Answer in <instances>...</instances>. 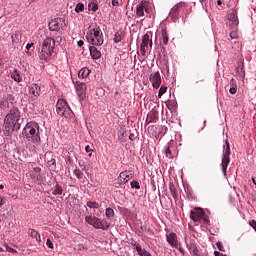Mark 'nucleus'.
Segmentation results:
<instances>
[{
    "label": "nucleus",
    "mask_w": 256,
    "mask_h": 256,
    "mask_svg": "<svg viewBox=\"0 0 256 256\" xmlns=\"http://www.w3.org/2000/svg\"><path fill=\"white\" fill-rule=\"evenodd\" d=\"M239 37V34L237 33V30H232L230 32V38L237 39Z\"/></svg>",
    "instance_id": "79ce46f5"
},
{
    "label": "nucleus",
    "mask_w": 256,
    "mask_h": 256,
    "mask_svg": "<svg viewBox=\"0 0 256 256\" xmlns=\"http://www.w3.org/2000/svg\"><path fill=\"white\" fill-rule=\"evenodd\" d=\"M159 121V112L156 110H152L146 118V123H157Z\"/></svg>",
    "instance_id": "412c9836"
},
{
    "label": "nucleus",
    "mask_w": 256,
    "mask_h": 256,
    "mask_svg": "<svg viewBox=\"0 0 256 256\" xmlns=\"http://www.w3.org/2000/svg\"><path fill=\"white\" fill-rule=\"evenodd\" d=\"M214 255L215 256H227L226 254H223V253H221L219 251H214Z\"/></svg>",
    "instance_id": "3c124183"
},
{
    "label": "nucleus",
    "mask_w": 256,
    "mask_h": 256,
    "mask_svg": "<svg viewBox=\"0 0 256 256\" xmlns=\"http://www.w3.org/2000/svg\"><path fill=\"white\" fill-rule=\"evenodd\" d=\"M3 251H5V250H3V248L0 247V252H3Z\"/></svg>",
    "instance_id": "680f3d73"
},
{
    "label": "nucleus",
    "mask_w": 256,
    "mask_h": 256,
    "mask_svg": "<svg viewBox=\"0 0 256 256\" xmlns=\"http://www.w3.org/2000/svg\"><path fill=\"white\" fill-rule=\"evenodd\" d=\"M89 157H91V153L89 154Z\"/></svg>",
    "instance_id": "e2e57ef3"
},
{
    "label": "nucleus",
    "mask_w": 256,
    "mask_h": 256,
    "mask_svg": "<svg viewBox=\"0 0 256 256\" xmlns=\"http://www.w3.org/2000/svg\"><path fill=\"white\" fill-rule=\"evenodd\" d=\"M5 205V198L3 196H0V207Z\"/></svg>",
    "instance_id": "49530a36"
},
{
    "label": "nucleus",
    "mask_w": 256,
    "mask_h": 256,
    "mask_svg": "<svg viewBox=\"0 0 256 256\" xmlns=\"http://www.w3.org/2000/svg\"><path fill=\"white\" fill-rule=\"evenodd\" d=\"M85 151H86V153H91V151H93V149H91V146L87 145L85 147Z\"/></svg>",
    "instance_id": "8fccbe9b"
},
{
    "label": "nucleus",
    "mask_w": 256,
    "mask_h": 256,
    "mask_svg": "<svg viewBox=\"0 0 256 256\" xmlns=\"http://www.w3.org/2000/svg\"><path fill=\"white\" fill-rule=\"evenodd\" d=\"M53 51H55V39L48 37L42 43L41 51L39 53L40 61L47 63V61L51 59Z\"/></svg>",
    "instance_id": "39448f33"
},
{
    "label": "nucleus",
    "mask_w": 256,
    "mask_h": 256,
    "mask_svg": "<svg viewBox=\"0 0 256 256\" xmlns=\"http://www.w3.org/2000/svg\"><path fill=\"white\" fill-rule=\"evenodd\" d=\"M133 177V173L129 170L122 171L118 176V183L119 185H126V183H129L131 181V178Z\"/></svg>",
    "instance_id": "4468645a"
},
{
    "label": "nucleus",
    "mask_w": 256,
    "mask_h": 256,
    "mask_svg": "<svg viewBox=\"0 0 256 256\" xmlns=\"http://www.w3.org/2000/svg\"><path fill=\"white\" fill-rule=\"evenodd\" d=\"M7 219V216L5 214H0V223L5 221Z\"/></svg>",
    "instance_id": "de8ad7c7"
},
{
    "label": "nucleus",
    "mask_w": 256,
    "mask_h": 256,
    "mask_svg": "<svg viewBox=\"0 0 256 256\" xmlns=\"http://www.w3.org/2000/svg\"><path fill=\"white\" fill-rule=\"evenodd\" d=\"M149 46L153 47V41L149 38V34H145L142 38V43L140 45V53L145 56L147 51H149Z\"/></svg>",
    "instance_id": "f8f14e48"
},
{
    "label": "nucleus",
    "mask_w": 256,
    "mask_h": 256,
    "mask_svg": "<svg viewBox=\"0 0 256 256\" xmlns=\"http://www.w3.org/2000/svg\"><path fill=\"white\" fill-rule=\"evenodd\" d=\"M149 81L152 83L154 89H159L161 87V73L159 71L150 74Z\"/></svg>",
    "instance_id": "2eb2a0df"
},
{
    "label": "nucleus",
    "mask_w": 256,
    "mask_h": 256,
    "mask_svg": "<svg viewBox=\"0 0 256 256\" xmlns=\"http://www.w3.org/2000/svg\"><path fill=\"white\" fill-rule=\"evenodd\" d=\"M76 92L80 99H83L87 95V85L80 83L76 86Z\"/></svg>",
    "instance_id": "6ab92c4d"
},
{
    "label": "nucleus",
    "mask_w": 256,
    "mask_h": 256,
    "mask_svg": "<svg viewBox=\"0 0 256 256\" xmlns=\"http://www.w3.org/2000/svg\"><path fill=\"white\" fill-rule=\"evenodd\" d=\"M56 111L59 115L65 117V119H71V117H73V110H71L69 104H67V101L64 99H58L56 103Z\"/></svg>",
    "instance_id": "6e6552de"
},
{
    "label": "nucleus",
    "mask_w": 256,
    "mask_h": 256,
    "mask_svg": "<svg viewBox=\"0 0 256 256\" xmlns=\"http://www.w3.org/2000/svg\"><path fill=\"white\" fill-rule=\"evenodd\" d=\"M170 193H171L173 199H177L179 194L177 193V188H175L174 185L170 186Z\"/></svg>",
    "instance_id": "e433bc0d"
},
{
    "label": "nucleus",
    "mask_w": 256,
    "mask_h": 256,
    "mask_svg": "<svg viewBox=\"0 0 256 256\" xmlns=\"http://www.w3.org/2000/svg\"><path fill=\"white\" fill-rule=\"evenodd\" d=\"M4 135L9 136L16 129H21V110L17 107H12L3 122Z\"/></svg>",
    "instance_id": "f257e3e1"
},
{
    "label": "nucleus",
    "mask_w": 256,
    "mask_h": 256,
    "mask_svg": "<svg viewBox=\"0 0 256 256\" xmlns=\"http://www.w3.org/2000/svg\"><path fill=\"white\" fill-rule=\"evenodd\" d=\"M27 175L30 177V179L39 181V179H41V167H34L27 173Z\"/></svg>",
    "instance_id": "a211bd4d"
},
{
    "label": "nucleus",
    "mask_w": 256,
    "mask_h": 256,
    "mask_svg": "<svg viewBox=\"0 0 256 256\" xmlns=\"http://www.w3.org/2000/svg\"><path fill=\"white\" fill-rule=\"evenodd\" d=\"M90 74L91 70H89V68L87 67H83L79 70L78 77H80L81 79H87V77H89Z\"/></svg>",
    "instance_id": "cd10ccee"
},
{
    "label": "nucleus",
    "mask_w": 256,
    "mask_h": 256,
    "mask_svg": "<svg viewBox=\"0 0 256 256\" xmlns=\"http://www.w3.org/2000/svg\"><path fill=\"white\" fill-rule=\"evenodd\" d=\"M216 246H217V249H219V251H225V247L223 246L222 242H217Z\"/></svg>",
    "instance_id": "37998d69"
},
{
    "label": "nucleus",
    "mask_w": 256,
    "mask_h": 256,
    "mask_svg": "<svg viewBox=\"0 0 256 256\" xmlns=\"http://www.w3.org/2000/svg\"><path fill=\"white\" fill-rule=\"evenodd\" d=\"M31 47H33V43H28V44L26 45L27 51H29V49H31Z\"/></svg>",
    "instance_id": "5fc2aeb1"
},
{
    "label": "nucleus",
    "mask_w": 256,
    "mask_h": 256,
    "mask_svg": "<svg viewBox=\"0 0 256 256\" xmlns=\"http://www.w3.org/2000/svg\"><path fill=\"white\" fill-rule=\"evenodd\" d=\"M217 5L221 7V5H223V2L221 0H217Z\"/></svg>",
    "instance_id": "6e6d98bb"
},
{
    "label": "nucleus",
    "mask_w": 256,
    "mask_h": 256,
    "mask_svg": "<svg viewBox=\"0 0 256 256\" xmlns=\"http://www.w3.org/2000/svg\"><path fill=\"white\" fill-rule=\"evenodd\" d=\"M229 93H231V95H235V93H237V85H234V87H231L229 89Z\"/></svg>",
    "instance_id": "c03bdc74"
},
{
    "label": "nucleus",
    "mask_w": 256,
    "mask_h": 256,
    "mask_svg": "<svg viewBox=\"0 0 256 256\" xmlns=\"http://www.w3.org/2000/svg\"><path fill=\"white\" fill-rule=\"evenodd\" d=\"M230 85H231V87H235V85H237V81H235V79H231L230 80Z\"/></svg>",
    "instance_id": "09e8293b"
},
{
    "label": "nucleus",
    "mask_w": 256,
    "mask_h": 256,
    "mask_svg": "<svg viewBox=\"0 0 256 256\" xmlns=\"http://www.w3.org/2000/svg\"><path fill=\"white\" fill-rule=\"evenodd\" d=\"M11 37H12V43L14 45H19V43H21V39H22L21 32H16L12 34Z\"/></svg>",
    "instance_id": "7c9ffc66"
},
{
    "label": "nucleus",
    "mask_w": 256,
    "mask_h": 256,
    "mask_svg": "<svg viewBox=\"0 0 256 256\" xmlns=\"http://www.w3.org/2000/svg\"><path fill=\"white\" fill-rule=\"evenodd\" d=\"M2 189H5V186H4L3 184L0 185V191H1Z\"/></svg>",
    "instance_id": "bf43d9fd"
},
{
    "label": "nucleus",
    "mask_w": 256,
    "mask_h": 256,
    "mask_svg": "<svg viewBox=\"0 0 256 256\" xmlns=\"http://www.w3.org/2000/svg\"><path fill=\"white\" fill-rule=\"evenodd\" d=\"M76 13H83L85 11V5L83 3H78L75 7Z\"/></svg>",
    "instance_id": "f704fd0d"
},
{
    "label": "nucleus",
    "mask_w": 256,
    "mask_h": 256,
    "mask_svg": "<svg viewBox=\"0 0 256 256\" xmlns=\"http://www.w3.org/2000/svg\"><path fill=\"white\" fill-rule=\"evenodd\" d=\"M123 5V0H112V7H121Z\"/></svg>",
    "instance_id": "ea45409f"
},
{
    "label": "nucleus",
    "mask_w": 256,
    "mask_h": 256,
    "mask_svg": "<svg viewBox=\"0 0 256 256\" xmlns=\"http://www.w3.org/2000/svg\"><path fill=\"white\" fill-rule=\"evenodd\" d=\"M2 245L3 247H5V250L8 251V253H13V254L17 253V250L10 247V245L7 244V242H3Z\"/></svg>",
    "instance_id": "72a5a7b5"
},
{
    "label": "nucleus",
    "mask_w": 256,
    "mask_h": 256,
    "mask_svg": "<svg viewBox=\"0 0 256 256\" xmlns=\"http://www.w3.org/2000/svg\"><path fill=\"white\" fill-rule=\"evenodd\" d=\"M85 37L92 46L101 47L104 43L103 31H101V27L98 25L90 26Z\"/></svg>",
    "instance_id": "7ed1b4c3"
},
{
    "label": "nucleus",
    "mask_w": 256,
    "mask_h": 256,
    "mask_svg": "<svg viewBox=\"0 0 256 256\" xmlns=\"http://www.w3.org/2000/svg\"><path fill=\"white\" fill-rule=\"evenodd\" d=\"M178 250H179L180 253H185V251L181 247H178Z\"/></svg>",
    "instance_id": "4d7b16f0"
},
{
    "label": "nucleus",
    "mask_w": 256,
    "mask_h": 256,
    "mask_svg": "<svg viewBox=\"0 0 256 256\" xmlns=\"http://www.w3.org/2000/svg\"><path fill=\"white\" fill-rule=\"evenodd\" d=\"M166 157L173 159L177 155V148L173 144H168L165 148Z\"/></svg>",
    "instance_id": "aec40b11"
},
{
    "label": "nucleus",
    "mask_w": 256,
    "mask_h": 256,
    "mask_svg": "<svg viewBox=\"0 0 256 256\" xmlns=\"http://www.w3.org/2000/svg\"><path fill=\"white\" fill-rule=\"evenodd\" d=\"M190 219L194 221V223H200L201 225L209 224V216L205 213L203 208H194L190 211Z\"/></svg>",
    "instance_id": "423d86ee"
},
{
    "label": "nucleus",
    "mask_w": 256,
    "mask_h": 256,
    "mask_svg": "<svg viewBox=\"0 0 256 256\" xmlns=\"http://www.w3.org/2000/svg\"><path fill=\"white\" fill-rule=\"evenodd\" d=\"M74 175H75V177H77V179H83V177H84V174L81 172L80 169H75Z\"/></svg>",
    "instance_id": "4c0bfd02"
},
{
    "label": "nucleus",
    "mask_w": 256,
    "mask_h": 256,
    "mask_svg": "<svg viewBox=\"0 0 256 256\" xmlns=\"http://www.w3.org/2000/svg\"><path fill=\"white\" fill-rule=\"evenodd\" d=\"M28 95L30 101H37L41 97V86L39 84H30L28 86Z\"/></svg>",
    "instance_id": "9b49d317"
},
{
    "label": "nucleus",
    "mask_w": 256,
    "mask_h": 256,
    "mask_svg": "<svg viewBox=\"0 0 256 256\" xmlns=\"http://www.w3.org/2000/svg\"><path fill=\"white\" fill-rule=\"evenodd\" d=\"M252 182L254 183V185H256L255 178H252Z\"/></svg>",
    "instance_id": "052dcab7"
},
{
    "label": "nucleus",
    "mask_w": 256,
    "mask_h": 256,
    "mask_svg": "<svg viewBox=\"0 0 256 256\" xmlns=\"http://www.w3.org/2000/svg\"><path fill=\"white\" fill-rule=\"evenodd\" d=\"M229 163H231V145L229 144V140H225L221 162L222 173L224 176H227V167H229Z\"/></svg>",
    "instance_id": "0eeeda50"
},
{
    "label": "nucleus",
    "mask_w": 256,
    "mask_h": 256,
    "mask_svg": "<svg viewBox=\"0 0 256 256\" xmlns=\"http://www.w3.org/2000/svg\"><path fill=\"white\" fill-rule=\"evenodd\" d=\"M28 234L32 237V239H35L36 243L41 242V234H39L37 230L30 228L28 230Z\"/></svg>",
    "instance_id": "a878e982"
},
{
    "label": "nucleus",
    "mask_w": 256,
    "mask_h": 256,
    "mask_svg": "<svg viewBox=\"0 0 256 256\" xmlns=\"http://www.w3.org/2000/svg\"><path fill=\"white\" fill-rule=\"evenodd\" d=\"M22 135H24L27 141L32 143H39L41 136L39 135V124L35 121L28 122L23 128Z\"/></svg>",
    "instance_id": "20e7f679"
},
{
    "label": "nucleus",
    "mask_w": 256,
    "mask_h": 256,
    "mask_svg": "<svg viewBox=\"0 0 256 256\" xmlns=\"http://www.w3.org/2000/svg\"><path fill=\"white\" fill-rule=\"evenodd\" d=\"M249 225H250V227H252V228L254 229V231L256 232V221H255V220H251V221L249 222Z\"/></svg>",
    "instance_id": "a18cd8bd"
},
{
    "label": "nucleus",
    "mask_w": 256,
    "mask_h": 256,
    "mask_svg": "<svg viewBox=\"0 0 256 256\" xmlns=\"http://www.w3.org/2000/svg\"><path fill=\"white\" fill-rule=\"evenodd\" d=\"M168 109H171V102H168L167 104Z\"/></svg>",
    "instance_id": "13d9d810"
},
{
    "label": "nucleus",
    "mask_w": 256,
    "mask_h": 256,
    "mask_svg": "<svg viewBox=\"0 0 256 256\" xmlns=\"http://www.w3.org/2000/svg\"><path fill=\"white\" fill-rule=\"evenodd\" d=\"M46 245L48 249H55V245L53 244V241H51V239H47L46 240Z\"/></svg>",
    "instance_id": "a19ab883"
},
{
    "label": "nucleus",
    "mask_w": 256,
    "mask_h": 256,
    "mask_svg": "<svg viewBox=\"0 0 256 256\" xmlns=\"http://www.w3.org/2000/svg\"><path fill=\"white\" fill-rule=\"evenodd\" d=\"M228 21L231 29H235L239 25V18L237 17V10H231L228 14Z\"/></svg>",
    "instance_id": "dca6fc26"
},
{
    "label": "nucleus",
    "mask_w": 256,
    "mask_h": 256,
    "mask_svg": "<svg viewBox=\"0 0 256 256\" xmlns=\"http://www.w3.org/2000/svg\"><path fill=\"white\" fill-rule=\"evenodd\" d=\"M105 217L106 219H99L96 216L88 215L85 216V221L88 225H92L94 229H102V231H107L111 227V221L113 217H115V210L113 208L108 207L105 209Z\"/></svg>",
    "instance_id": "f03ea898"
},
{
    "label": "nucleus",
    "mask_w": 256,
    "mask_h": 256,
    "mask_svg": "<svg viewBox=\"0 0 256 256\" xmlns=\"http://www.w3.org/2000/svg\"><path fill=\"white\" fill-rule=\"evenodd\" d=\"M89 51L92 59H101V51H99L97 47L90 46Z\"/></svg>",
    "instance_id": "393cba45"
},
{
    "label": "nucleus",
    "mask_w": 256,
    "mask_h": 256,
    "mask_svg": "<svg viewBox=\"0 0 256 256\" xmlns=\"http://www.w3.org/2000/svg\"><path fill=\"white\" fill-rule=\"evenodd\" d=\"M48 27L50 31H59L60 29L59 19H54L51 22H49Z\"/></svg>",
    "instance_id": "c85d7f7f"
},
{
    "label": "nucleus",
    "mask_w": 256,
    "mask_h": 256,
    "mask_svg": "<svg viewBox=\"0 0 256 256\" xmlns=\"http://www.w3.org/2000/svg\"><path fill=\"white\" fill-rule=\"evenodd\" d=\"M50 165H54V167L57 166V161L55 159H51V161H49Z\"/></svg>",
    "instance_id": "864d4df0"
},
{
    "label": "nucleus",
    "mask_w": 256,
    "mask_h": 256,
    "mask_svg": "<svg viewBox=\"0 0 256 256\" xmlns=\"http://www.w3.org/2000/svg\"><path fill=\"white\" fill-rule=\"evenodd\" d=\"M152 5L151 2L147 0H141L137 5H136V17L141 19V17H145L146 15H149L151 13Z\"/></svg>",
    "instance_id": "1a4fd4ad"
},
{
    "label": "nucleus",
    "mask_w": 256,
    "mask_h": 256,
    "mask_svg": "<svg viewBox=\"0 0 256 256\" xmlns=\"http://www.w3.org/2000/svg\"><path fill=\"white\" fill-rule=\"evenodd\" d=\"M132 245V247H134V249L137 251L138 255L140 256H153L149 253V251L143 249V247L141 246V244H139V242L137 241H132L130 243Z\"/></svg>",
    "instance_id": "f3484780"
},
{
    "label": "nucleus",
    "mask_w": 256,
    "mask_h": 256,
    "mask_svg": "<svg viewBox=\"0 0 256 256\" xmlns=\"http://www.w3.org/2000/svg\"><path fill=\"white\" fill-rule=\"evenodd\" d=\"M98 9H99V3H97V0H89L88 10L93 11V13H95V11H97Z\"/></svg>",
    "instance_id": "c756f323"
},
{
    "label": "nucleus",
    "mask_w": 256,
    "mask_h": 256,
    "mask_svg": "<svg viewBox=\"0 0 256 256\" xmlns=\"http://www.w3.org/2000/svg\"><path fill=\"white\" fill-rule=\"evenodd\" d=\"M187 9V4L185 2H179L170 11V17L173 21L179 19V13H183Z\"/></svg>",
    "instance_id": "9d476101"
},
{
    "label": "nucleus",
    "mask_w": 256,
    "mask_h": 256,
    "mask_svg": "<svg viewBox=\"0 0 256 256\" xmlns=\"http://www.w3.org/2000/svg\"><path fill=\"white\" fill-rule=\"evenodd\" d=\"M10 77L11 79H13V81H16V83H21V81H23V77H21V71L14 69L11 73H10Z\"/></svg>",
    "instance_id": "b1692460"
},
{
    "label": "nucleus",
    "mask_w": 256,
    "mask_h": 256,
    "mask_svg": "<svg viewBox=\"0 0 256 256\" xmlns=\"http://www.w3.org/2000/svg\"><path fill=\"white\" fill-rule=\"evenodd\" d=\"M77 45H78V47H83V45H85V42L83 40H79L77 42Z\"/></svg>",
    "instance_id": "603ef678"
},
{
    "label": "nucleus",
    "mask_w": 256,
    "mask_h": 256,
    "mask_svg": "<svg viewBox=\"0 0 256 256\" xmlns=\"http://www.w3.org/2000/svg\"><path fill=\"white\" fill-rule=\"evenodd\" d=\"M86 205L89 207V209H99L100 207L99 203L95 201H88Z\"/></svg>",
    "instance_id": "473e14b6"
},
{
    "label": "nucleus",
    "mask_w": 256,
    "mask_h": 256,
    "mask_svg": "<svg viewBox=\"0 0 256 256\" xmlns=\"http://www.w3.org/2000/svg\"><path fill=\"white\" fill-rule=\"evenodd\" d=\"M52 195H63V186H61L59 183H56L52 191Z\"/></svg>",
    "instance_id": "2f4dec72"
},
{
    "label": "nucleus",
    "mask_w": 256,
    "mask_h": 256,
    "mask_svg": "<svg viewBox=\"0 0 256 256\" xmlns=\"http://www.w3.org/2000/svg\"><path fill=\"white\" fill-rule=\"evenodd\" d=\"M125 39V32L118 30L114 35V43H121Z\"/></svg>",
    "instance_id": "bb28decb"
},
{
    "label": "nucleus",
    "mask_w": 256,
    "mask_h": 256,
    "mask_svg": "<svg viewBox=\"0 0 256 256\" xmlns=\"http://www.w3.org/2000/svg\"><path fill=\"white\" fill-rule=\"evenodd\" d=\"M0 134H1V130H0Z\"/></svg>",
    "instance_id": "0e129e2a"
},
{
    "label": "nucleus",
    "mask_w": 256,
    "mask_h": 256,
    "mask_svg": "<svg viewBox=\"0 0 256 256\" xmlns=\"http://www.w3.org/2000/svg\"><path fill=\"white\" fill-rule=\"evenodd\" d=\"M166 93H167V86H161L158 92L159 99H161V97H163V95H165Z\"/></svg>",
    "instance_id": "c9c22d12"
},
{
    "label": "nucleus",
    "mask_w": 256,
    "mask_h": 256,
    "mask_svg": "<svg viewBox=\"0 0 256 256\" xmlns=\"http://www.w3.org/2000/svg\"><path fill=\"white\" fill-rule=\"evenodd\" d=\"M11 99H13V96L11 94H6L2 97V99L0 100V107L2 109H8L9 107V101H11Z\"/></svg>",
    "instance_id": "5701e85b"
},
{
    "label": "nucleus",
    "mask_w": 256,
    "mask_h": 256,
    "mask_svg": "<svg viewBox=\"0 0 256 256\" xmlns=\"http://www.w3.org/2000/svg\"><path fill=\"white\" fill-rule=\"evenodd\" d=\"M130 185H131L132 189H137V190L141 189V185L139 184V182H137L135 180L130 182Z\"/></svg>",
    "instance_id": "58836bf2"
},
{
    "label": "nucleus",
    "mask_w": 256,
    "mask_h": 256,
    "mask_svg": "<svg viewBox=\"0 0 256 256\" xmlns=\"http://www.w3.org/2000/svg\"><path fill=\"white\" fill-rule=\"evenodd\" d=\"M160 35V43H163L164 45H169V33H167V29L162 28L160 32H158Z\"/></svg>",
    "instance_id": "4be33fe9"
},
{
    "label": "nucleus",
    "mask_w": 256,
    "mask_h": 256,
    "mask_svg": "<svg viewBox=\"0 0 256 256\" xmlns=\"http://www.w3.org/2000/svg\"><path fill=\"white\" fill-rule=\"evenodd\" d=\"M166 241L174 249H179V239L177 238V234H175V232L166 233Z\"/></svg>",
    "instance_id": "ddd939ff"
}]
</instances>
